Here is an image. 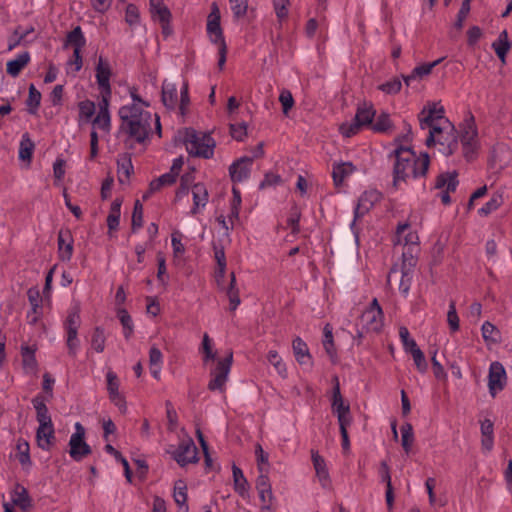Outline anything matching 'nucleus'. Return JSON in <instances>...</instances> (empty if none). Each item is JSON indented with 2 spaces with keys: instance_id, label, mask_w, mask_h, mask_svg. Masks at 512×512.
Here are the masks:
<instances>
[{
  "instance_id": "f257e3e1",
  "label": "nucleus",
  "mask_w": 512,
  "mask_h": 512,
  "mask_svg": "<svg viewBox=\"0 0 512 512\" xmlns=\"http://www.w3.org/2000/svg\"><path fill=\"white\" fill-rule=\"evenodd\" d=\"M440 103L428 102L418 115L420 128L428 130L427 146L440 145V151L451 155L458 149V136L452 123L445 117Z\"/></svg>"
},
{
  "instance_id": "f03ea898",
  "label": "nucleus",
  "mask_w": 512,
  "mask_h": 512,
  "mask_svg": "<svg viewBox=\"0 0 512 512\" xmlns=\"http://www.w3.org/2000/svg\"><path fill=\"white\" fill-rule=\"evenodd\" d=\"M403 142H409V136L396 138V148L392 154L394 157L393 165V185L397 188L402 182H407L411 178H419L426 175L430 159L428 154L421 153L417 155L410 147L404 146Z\"/></svg>"
},
{
  "instance_id": "7ed1b4c3",
  "label": "nucleus",
  "mask_w": 512,
  "mask_h": 512,
  "mask_svg": "<svg viewBox=\"0 0 512 512\" xmlns=\"http://www.w3.org/2000/svg\"><path fill=\"white\" fill-rule=\"evenodd\" d=\"M121 129L129 138L138 143H144L152 132V124H155L158 134H161L160 119L152 115L136 104H126L119 109Z\"/></svg>"
},
{
  "instance_id": "20e7f679",
  "label": "nucleus",
  "mask_w": 512,
  "mask_h": 512,
  "mask_svg": "<svg viewBox=\"0 0 512 512\" xmlns=\"http://www.w3.org/2000/svg\"><path fill=\"white\" fill-rule=\"evenodd\" d=\"M34 408L36 410V420L39 423L36 430L37 446L44 451H50L56 444L55 429L51 415L44 401L39 400V397L34 399Z\"/></svg>"
},
{
  "instance_id": "39448f33",
  "label": "nucleus",
  "mask_w": 512,
  "mask_h": 512,
  "mask_svg": "<svg viewBox=\"0 0 512 512\" xmlns=\"http://www.w3.org/2000/svg\"><path fill=\"white\" fill-rule=\"evenodd\" d=\"M184 143L190 155L208 159L214 154L215 141L207 133L186 129Z\"/></svg>"
},
{
  "instance_id": "423d86ee",
  "label": "nucleus",
  "mask_w": 512,
  "mask_h": 512,
  "mask_svg": "<svg viewBox=\"0 0 512 512\" xmlns=\"http://www.w3.org/2000/svg\"><path fill=\"white\" fill-rule=\"evenodd\" d=\"M413 226H397L395 235L393 237L394 245H403L406 251L402 253L403 268L415 265V258L413 252L417 250L419 244V236L417 231L412 229Z\"/></svg>"
},
{
  "instance_id": "0eeeda50",
  "label": "nucleus",
  "mask_w": 512,
  "mask_h": 512,
  "mask_svg": "<svg viewBox=\"0 0 512 512\" xmlns=\"http://www.w3.org/2000/svg\"><path fill=\"white\" fill-rule=\"evenodd\" d=\"M462 153L467 160L476 157L479 148L478 130L473 116L464 121L460 131Z\"/></svg>"
},
{
  "instance_id": "6e6552de",
  "label": "nucleus",
  "mask_w": 512,
  "mask_h": 512,
  "mask_svg": "<svg viewBox=\"0 0 512 512\" xmlns=\"http://www.w3.org/2000/svg\"><path fill=\"white\" fill-rule=\"evenodd\" d=\"M232 360L233 353L231 351L225 358L217 360L215 367L210 371L211 379L207 385L208 390L212 392L218 391L220 393L225 392Z\"/></svg>"
},
{
  "instance_id": "1a4fd4ad",
  "label": "nucleus",
  "mask_w": 512,
  "mask_h": 512,
  "mask_svg": "<svg viewBox=\"0 0 512 512\" xmlns=\"http://www.w3.org/2000/svg\"><path fill=\"white\" fill-rule=\"evenodd\" d=\"M75 432L69 440V454L75 461H80L91 453L90 446L84 441L85 429L80 423H76Z\"/></svg>"
},
{
  "instance_id": "9d476101",
  "label": "nucleus",
  "mask_w": 512,
  "mask_h": 512,
  "mask_svg": "<svg viewBox=\"0 0 512 512\" xmlns=\"http://www.w3.org/2000/svg\"><path fill=\"white\" fill-rule=\"evenodd\" d=\"M95 71L96 82L100 90L101 98H111L112 90L110 78L112 72L109 62L100 56Z\"/></svg>"
},
{
  "instance_id": "9b49d317",
  "label": "nucleus",
  "mask_w": 512,
  "mask_h": 512,
  "mask_svg": "<svg viewBox=\"0 0 512 512\" xmlns=\"http://www.w3.org/2000/svg\"><path fill=\"white\" fill-rule=\"evenodd\" d=\"M172 455L180 466L196 463L198 461V450L190 437L183 439Z\"/></svg>"
},
{
  "instance_id": "f8f14e48",
  "label": "nucleus",
  "mask_w": 512,
  "mask_h": 512,
  "mask_svg": "<svg viewBox=\"0 0 512 512\" xmlns=\"http://www.w3.org/2000/svg\"><path fill=\"white\" fill-rule=\"evenodd\" d=\"M506 381L507 376L504 366L498 361L492 362L488 374V388L492 397H495L497 392L504 389Z\"/></svg>"
},
{
  "instance_id": "ddd939ff",
  "label": "nucleus",
  "mask_w": 512,
  "mask_h": 512,
  "mask_svg": "<svg viewBox=\"0 0 512 512\" xmlns=\"http://www.w3.org/2000/svg\"><path fill=\"white\" fill-rule=\"evenodd\" d=\"M381 199V193L376 189L364 191L358 199L354 210V219L351 224L360 221L362 217Z\"/></svg>"
},
{
  "instance_id": "4468645a",
  "label": "nucleus",
  "mask_w": 512,
  "mask_h": 512,
  "mask_svg": "<svg viewBox=\"0 0 512 512\" xmlns=\"http://www.w3.org/2000/svg\"><path fill=\"white\" fill-rule=\"evenodd\" d=\"M220 10L216 3L212 4L211 12L207 18V34L215 45L225 43L223 32L220 25Z\"/></svg>"
},
{
  "instance_id": "2eb2a0df",
  "label": "nucleus",
  "mask_w": 512,
  "mask_h": 512,
  "mask_svg": "<svg viewBox=\"0 0 512 512\" xmlns=\"http://www.w3.org/2000/svg\"><path fill=\"white\" fill-rule=\"evenodd\" d=\"M252 163L253 158L247 156L233 162L229 168L231 180L234 183L247 180L250 176Z\"/></svg>"
},
{
  "instance_id": "dca6fc26",
  "label": "nucleus",
  "mask_w": 512,
  "mask_h": 512,
  "mask_svg": "<svg viewBox=\"0 0 512 512\" xmlns=\"http://www.w3.org/2000/svg\"><path fill=\"white\" fill-rule=\"evenodd\" d=\"M362 329L367 332H378L383 325L382 309L367 308L360 317Z\"/></svg>"
},
{
  "instance_id": "f3484780",
  "label": "nucleus",
  "mask_w": 512,
  "mask_h": 512,
  "mask_svg": "<svg viewBox=\"0 0 512 512\" xmlns=\"http://www.w3.org/2000/svg\"><path fill=\"white\" fill-rule=\"evenodd\" d=\"M107 390L110 400L119 408L122 413L126 412V402L119 392L120 382L117 375L109 370L106 374Z\"/></svg>"
},
{
  "instance_id": "a211bd4d",
  "label": "nucleus",
  "mask_w": 512,
  "mask_h": 512,
  "mask_svg": "<svg viewBox=\"0 0 512 512\" xmlns=\"http://www.w3.org/2000/svg\"><path fill=\"white\" fill-rule=\"evenodd\" d=\"M443 61L439 58L433 62L423 63L416 66L408 75H402V78L407 86H412L414 82H420L422 79L431 74L432 70Z\"/></svg>"
},
{
  "instance_id": "6ab92c4d",
  "label": "nucleus",
  "mask_w": 512,
  "mask_h": 512,
  "mask_svg": "<svg viewBox=\"0 0 512 512\" xmlns=\"http://www.w3.org/2000/svg\"><path fill=\"white\" fill-rule=\"evenodd\" d=\"M436 186L440 189H444L441 196V200L444 204L450 203V192H454L458 186V179L456 172H448L445 174H441L437 178Z\"/></svg>"
},
{
  "instance_id": "aec40b11",
  "label": "nucleus",
  "mask_w": 512,
  "mask_h": 512,
  "mask_svg": "<svg viewBox=\"0 0 512 512\" xmlns=\"http://www.w3.org/2000/svg\"><path fill=\"white\" fill-rule=\"evenodd\" d=\"M110 98H101L99 102V111L93 120V130L99 129L104 132H109L111 127V119L109 114Z\"/></svg>"
},
{
  "instance_id": "412c9836",
  "label": "nucleus",
  "mask_w": 512,
  "mask_h": 512,
  "mask_svg": "<svg viewBox=\"0 0 512 512\" xmlns=\"http://www.w3.org/2000/svg\"><path fill=\"white\" fill-rule=\"evenodd\" d=\"M59 257L62 261H69L73 253V237L67 228L61 229L58 233Z\"/></svg>"
},
{
  "instance_id": "4be33fe9",
  "label": "nucleus",
  "mask_w": 512,
  "mask_h": 512,
  "mask_svg": "<svg viewBox=\"0 0 512 512\" xmlns=\"http://www.w3.org/2000/svg\"><path fill=\"white\" fill-rule=\"evenodd\" d=\"M151 17L154 21L158 22L162 28V34L167 38L172 33L170 25L171 12L168 7L164 4L161 7L150 11Z\"/></svg>"
},
{
  "instance_id": "5701e85b",
  "label": "nucleus",
  "mask_w": 512,
  "mask_h": 512,
  "mask_svg": "<svg viewBox=\"0 0 512 512\" xmlns=\"http://www.w3.org/2000/svg\"><path fill=\"white\" fill-rule=\"evenodd\" d=\"M292 348L297 362L301 366L311 368L313 363L307 344L300 337H297L293 340Z\"/></svg>"
},
{
  "instance_id": "b1692460",
  "label": "nucleus",
  "mask_w": 512,
  "mask_h": 512,
  "mask_svg": "<svg viewBox=\"0 0 512 512\" xmlns=\"http://www.w3.org/2000/svg\"><path fill=\"white\" fill-rule=\"evenodd\" d=\"M193 197L192 213H197L200 209L204 208L209 199L208 190L203 183H196L191 188Z\"/></svg>"
},
{
  "instance_id": "393cba45",
  "label": "nucleus",
  "mask_w": 512,
  "mask_h": 512,
  "mask_svg": "<svg viewBox=\"0 0 512 512\" xmlns=\"http://www.w3.org/2000/svg\"><path fill=\"white\" fill-rule=\"evenodd\" d=\"M162 102L168 109L179 107L178 91L174 83L164 81L162 85Z\"/></svg>"
},
{
  "instance_id": "a878e982",
  "label": "nucleus",
  "mask_w": 512,
  "mask_h": 512,
  "mask_svg": "<svg viewBox=\"0 0 512 512\" xmlns=\"http://www.w3.org/2000/svg\"><path fill=\"white\" fill-rule=\"evenodd\" d=\"M332 410L336 414L339 424H351L350 406L344 403L343 397H333Z\"/></svg>"
},
{
  "instance_id": "bb28decb",
  "label": "nucleus",
  "mask_w": 512,
  "mask_h": 512,
  "mask_svg": "<svg viewBox=\"0 0 512 512\" xmlns=\"http://www.w3.org/2000/svg\"><path fill=\"white\" fill-rule=\"evenodd\" d=\"M312 462L322 487H328L330 479L324 458L320 456L318 452L312 451Z\"/></svg>"
},
{
  "instance_id": "cd10ccee",
  "label": "nucleus",
  "mask_w": 512,
  "mask_h": 512,
  "mask_svg": "<svg viewBox=\"0 0 512 512\" xmlns=\"http://www.w3.org/2000/svg\"><path fill=\"white\" fill-rule=\"evenodd\" d=\"M86 45V38L82 32L80 26H76L70 32L67 33L64 40L65 48H72L77 50H82V48Z\"/></svg>"
},
{
  "instance_id": "c85d7f7f",
  "label": "nucleus",
  "mask_w": 512,
  "mask_h": 512,
  "mask_svg": "<svg viewBox=\"0 0 512 512\" xmlns=\"http://www.w3.org/2000/svg\"><path fill=\"white\" fill-rule=\"evenodd\" d=\"M19 160L21 167L29 169L32 161V141L28 133L22 137L19 147Z\"/></svg>"
},
{
  "instance_id": "c756f323",
  "label": "nucleus",
  "mask_w": 512,
  "mask_h": 512,
  "mask_svg": "<svg viewBox=\"0 0 512 512\" xmlns=\"http://www.w3.org/2000/svg\"><path fill=\"white\" fill-rule=\"evenodd\" d=\"M232 472L235 491L243 498L248 497L249 484L242 470L236 465H233Z\"/></svg>"
},
{
  "instance_id": "7c9ffc66",
  "label": "nucleus",
  "mask_w": 512,
  "mask_h": 512,
  "mask_svg": "<svg viewBox=\"0 0 512 512\" xmlns=\"http://www.w3.org/2000/svg\"><path fill=\"white\" fill-rule=\"evenodd\" d=\"M492 48L495 51L498 58L502 62H505L506 55L511 48V43L508 39V34L505 30L502 31L499 34L497 40L492 43Z\"/></svg>"
},
{
  "instance_id": "2f4dec72",
  "label": "nucleus",
  "mask_w": 512,
  "mask_h": 512,
  "mask_svg": "<svg viewBox=\"0 0 512 512\" xmlns=\"http://www.w3.org/2000/svg\"><path fill=\"white\" fill-rule=\"evenodd\" d=\"M375 113L371 104L363 103L358 107L354 118L364 127L373 124Z\"/></svg>"
},
{
  "instance_id": "473e14b6",
  "label": "nucleus",
  "mask_w": 512,
  "mask_h": 512,
  "mask_svg": "<svg viewBox=\"0 0 512 512\" xmlns=\"http://www.w3.org/2000/svg\"><path fill=\"white\" fill-rule=\"evenodd\" d=\"M241 192L238 188L233 186L232 188V198L230 200V208L228 213V220L231 222V224H234V222L239 221V210L241 207Z\"/></svg>"
},
{
  "instance_id": "72a5a7b5",
  "label": "nucleus",
  "mask_w": 512,
  "mask_h": 512,
  "mask_svg": "<svg viewBox=\"0 0 512 512\" xmlns=\"http://www.w3.org/2000/svg\"><path fill=\"white\" fill-rule=\"evenodd\" d=\"M30 54L29 52H23L19 54L16 58L10 60L7 63V72L11 76H17L20 71L29 63Z\"/></svg>"
},
{
  "instance_id": "f704fd0d",
  "label": "nucleus",
  "mask_w": 512,
  "mask_h": 512,
  "mask_svg": "<svg viewBox=\"0 0 512 512\" xmlns=\"http://www.w3.org/2000/svg\"><path fill=\"white\" fill-rule=\"evenodd\" d=\"M354 171V166L349 163L337 164L333 167L332 177L336 186H340L345 178L351 175Z\"/></svg>"
},
{
  "instance_id": "c9c22d12",
  "label": "nucleus",
  "mask_w": 512,
  "mask_h": 512,
  "mask_svg": "<svg viewBox=\"0 0 512 512\" xmlns=\"http://www.w3.org/2000/svg\"><path fill=\"white\" fill-rule=\"evenodd\" d=\"M503 202V193L497 191L492 194L491 198L481 208L478 209V214L487 216L496 211Z\"/></svg>"
},
{
  "instance_id": "e433bc0d",
  "label": "nucleus",
  "mask_w": 512,
  "mask_h": 512,
  "mask_svg": "<svg viewBox=\"0 0 512 512\" xmlns=\"http://www.w3.org/2000/svg\"><path fill=\"white\" fill-rule=\"evenodd\" d=\"M174 500L176 504L184 510V512H188L187 502V487L183 481L179 480L175 483L174 486Z\"/></svg>"
},
{
  "instance_id": "4c0bfd02",
  "label": "nucleus",
  "mask_w": 512,
  "mask_h": 512,
  "mask_svg": "<svg viewBox=\"0 0 512 512\" xmlns=\"http://www.w3.org/2000/svg\"><path fill=\"white\" fill-rule=\"evenodd\" d=\"M15 457L22 466L30 464V444L27 440L20 439L16 445Z\"/></svg>"
},
{
  "instance_id": "58836bf2",
  "label": "nucleus",
  "mask_w": 512,
  "mask_h": 512,
  "mask_svg": "<svg viewBox=\"0 0 512 512\" xmlns=\"http://www.w3.org/2000/svg\"><path fill=\"white\" fill-rule=\"evenodd\" d=\"M12 501L14 504L20 506L23 510L28 508L30 505L28 490L21 485H16L12 494Z\"/></svg>"
},
{
  "instance_id": "ea45409f",
  "label": "nucleus",
  "mask_w": 512,
  "mask_h": 512,
  "mask_svg": "<svg viewBox=\"0 0 512 512\" xmlns=\"http://www.w3.org/2000/svg\"><path fill=\"white\" fill-rule=\"evenodd\" d=\"M268 362L275 368L278 375L285 379L287 378V368L285 363L282 361V358L279 356L277 351L270 350L267 354Z\"/></svg>"
},
{
  "instance_id": "a19ab883",
  "label": "nucleus",
  "mask_w": 512,
  "mask_h": 512,
  "mask_svg": "<svg viewBox=\"0 0 512 512\" xmlns=\"http://www.w3.org/2000/svg\"><path fill=\"white\" fill-rule=\"evenodd\" d=\"M401 445L406 453L411 451L414 442L413 427L410 423L401 426Z\"/></svg>"
},
{
  "instance_id": "79ce46f5",
  "label": "nucleus",
  "mask_w": 512,
  "mask_h": 512,
  "mask_svg": "<svg viewBox=\"0 0 512 512\" xmlns=\"http://www.w3.org/2000/svg\"><path fill=\"white\" fill-rule=\"evenodd\" d=\"M117 316L123 326L124 337L129 339L133 333V321L126 309L118 307Z\"/></svg>"
},
{
  "instance_id": "37998d69",
  "label": "nucleus",
  "mask_w": 512,
  "mask_h": 512,
  "mask_svg": "<svg viewBox=\"0 0 512 512\" xmlns=\"http://www.w3.org/2000/svg\"><path fill=\"white\" fill-rule=\"evenodd\" d=\"M236 279L234 273H231L230 275V285L227 290V296L229 298L230 302V310L234 311L240 304V297H239V291L236 288Z\"/></svg>"
},
{
  "instance_id": "c03bdc74",
  "label": "nucleus",
  "mask_w": 512,
  "mask_h": 512,
  "mask_svg": "<svg viewBox=\"0 0 512 512\" xmlns=\"http://www.w3.org/2000/svg\"><path fill=\"white\" fill-rule=\"evenodd\" d=\"M214 256L217 262L218 271L216 273L217 281L223 278L226 270V257L223 247L214 245Z\"/></svg>"
},
{
  "instance_id": "a18cd8bd",
  "label": "nucleus",
  "mask_w": 512,
  "mask_h": 512,
  "mask_svg": "<svg viewBox=\"0 0 512 512\" xmlns=\"http://www.w3.org/2000/svg\"><path fill=\"white\" fill-rule=\"evenodd\" d=\"M105 342H106V337H105L103 328L96 327L92 334L91 347L96 352L101 353L104 351Z\"/></svg>"
},
{
  "instance_id": "49530a36",
  "label": "nucleus",
  "mask_w": 512,
  "mask_h": 512,
  "mask_svg": "<svg viewBox=\"0 0 512 512\" xmlns=\"http://www.w3.org/2000/svg\"><path fill=\"white\" fill-rule=\"evenodd\" d=\"M392 126L390 116L386 113H382L377 117L375 123L372 124V129L375 132L386 133L392 129Z\"/></svg>"
},
{
  "instance_id": "de8ad7c7",
  "label": "nucleus",
  "mask_w": 512,
  "mask_h": 512,
  "mask_svg": "<svg viewBox=\"0 0 512 512\" xmlns=\"http://www.w3.org/2000/svg\"><path fill=\"white\" fill-rule=\"evenodd\" d=\"M323 347H324L326 353L329 355V357L332 360H335L336 350L334 348L332 330L329 327V325H326L324 327Z\"/></svg>"
},
{
  "instance_id": "09e8293b",
  "label": "nucleus",
  "mask_w": 512,
  "mask_h": 512,
  "mask_svg": "<svg viewBox=\"0 0 512 512\" xmlns=\"http://www.w3.org/2000/svg\"><path fill=\"white\" fill-rule=\"evenodd\" d=\"M279 102L282 106L283 114L288 116L295 104L292 93L287 89H282L279 95Z\"/></svg>"
},
{
  "instance_id": "8fccbe9b",
  "label": "nucleus",
  "mask_w": 512,
  "mask_h": 512,
  "mask_svg": "<svg viewBox=\"0 0 512 512\" xmlns=\"http://www.w3.org/2000/svg\"><path fill=\"white\" fill-rule=\"evenodd\" d=\"M132 171L133 166L130 159L124 158L121 161H118V178L121 183L129 180Z\"/></svg>"
},
{
  "instance_id": "3c124183",
  "label": "nucleus",
  "mask_w": 512,
  "mask_h": 512,
  "mask_svg": "<svg viewBox=\"0 0 512 512\" xmlns=\"http://www.w3.org/2000/svg\"><path fill=\"white\" fill-rule=\"evenodd\" d=\"M362 127L363 126L354 118L350 122L342 123L339 130L344 137L350 138L356 135L362 129Z\"/></svg>"
},
{
  "instance_id": "603ef678",
  "label": "nucleus",
  "mask_w": 512,
  "mask_h": 512,
  "mask_svg": "<svg viewBox=\"0 0 512 512\" xmlns=\"http://www.w3.org/2000/svg\"><path fill=\"white\" fill-rule=\"evenodd\" d=\"M481 331L486 342L497 343L499 341V331L492 323L488 321L484 322Z\"/></svg>"
},
{
  "instance_id": "864d4df0",
  "label": "nucleus",
  "mask_w": 512,
  "mask_h": 512,
  "mask_svg": "<svg viewBox=\"0 0 512 512\" xmlns=\"http://www.w3.org/2000/svg\"><path fill=\"white\" fill-rule=\"evenodd\" d=\"M399 336L403 344L404 350L407 353H410L411 351L418 347L415 340L410 338L409 330L405 326L399 328Z\"/></svg>"
},
{
  "instance_id": "5fc2aeb1",
  "label": "nucleus",
  "mask_w": 512,
  "mask_h": 512,
  "mask_svg": "<svg viewBox=\"0 0 512 512\" xmlns=\"http://www.w3.org/2000/svg\"><path fill=\"white\" fill-rule=\"evenodd\" d=\"M273 7L276 13V16L280 22L284 21L288 17V7L290 5V0H272Z\"/></svg>"
},
{
  "instance_id": "6e6d98bb",
  "label": "nucleus",
  "mask_w": 512,
  "mask_h": 512,
  "mask_svg": "<svg viewBox=\"0 0 512 512\" xmlns=\"http://www.w3.org/2000/svg\"><path fill=\"white\" fill-rule=\"evenodd\" d=\"M259 476L256 480V489L258 490H270L272 489L271 483L268 477V468L259 466Z\"/></svg>"
},
{
  "instance_id": "4d7b16f0",
  "label": "nucleus",
  "mask_w": 512,
  "mask_h": 512,
  "mask_svg": "<svg viewBox=\"0 0 512 512\" xmlns=\"http://www.w3.org/2000/svg\"><path fill=\"white\" fill-rule=\"evenodd\" d=\"M230 9L236 18L243 17L248 8V0H229Z\"/></svg>"
},
{
  "instance_id": "13d9d810",
  "label": "nucleus",
  "mask_w": 512,
  "mask_h": 512,
  "mask_svg": "<svg viewBox=\"0 0 512 512\" xmlns=\"http://www.w3.org/2000/svg\"><path fill=\"white\" fill-rule=\"evenodd\" d=\"M95 113V104L90 100L79 103V115L81 118L89 121Z\"/></svg>"
},
{
  "instance_id": "bf43d9fd",
  "label": "nucleus",
  "mask_w": 512,
  "mask_h": 512,
  "mask_svg": "<svg viewBox=\"0 0 512 512\" xmlns=\"http://www.w3.org/2000/svg\"><path fill=\"white\" fill-rule=\"evenodd\" d=\"M410 354L413 357L414 363H415L418 371L421 373H425L427 371L428 364L426 362L424 353L420 350L419 347H417L416 349L411 351Z\"/></svg>"
},
{
  "instance_id": "052dcab7",
  "label": "nucleus",
  "mask_w": 512,
  "mask_h": 512,
  "mask_svg": "<svg viewBox=\"0 0 512 512\" xmlns=\"http://www.w3.org/2000/svg\"><path fill=\"white\" fill-rule=\"evenodd\" d=\"M402 83L398 78H394L379 86V89L386 94H396L401 90Z\"/></svg>"
},
{
  "instance_id": "680f3d73",
  "label": "nucleus",
  "mask_w": 512,
  "mask_h": 512,
  "mask_svg": "<svg viewBox=\"0 0 512 512\" xmlns=\"http://www.w3.org/2000/svg\"><path fill=\"white\" fill-rule=\"evenodd\" d=\"M121 216V202L113 201L111 204L109 215L107 216V224H119Z\"/></svg>"
},
{
  "instance_id": "e2e57ef3",
  "label": "nucleus",
  "mask_w": 512,
  "mask_h": 512,
  "mask_svg": "<svg viewBox=\"0 0 512 512\" xmlns=\"http://www.w3.org/2000/svg\"><path fill=\"white\" fill-rule=\"evenodd\" d=\"M447 321L452 331L459 329V317L456 312L455 302L451 301L449 304V310L447 313Z\"/></svg>"
},
{
  "instance_id": "0e129e2a",
  "label": "nucleus",
  "mask_w": 512,
  "mask_h": 512,
  "mask_svg": "<svg viewBox=\"0 0 512 512\" xmlns=\"http://www.w3.org/2000/svg\"><path fill=\"white\" fill-rule=\"evenodd\" d=\"M82 50H73L72 56L68 60V66L73 72H78L83 66V60L81 55Z\"/></svg>"
},
{
  "instance_id": "69168bd1",
  "label": "nucleus",
  "mask_w": 512,
  "mask_h": 512,
  "mask_svg": "<svg viewBox=\"0 0 512 512\" xmlns=\"http://www.w3.org/2000/svg\"><path fill=\"white\" fill-rule=\"evenodd\" d=\"M125 21L133 26L139 21V11L134 4H128L125 11Z\"/></svg>"
},
{
  "instance_id": "338daca9",
  "label": "nucleus",
  "mask_w": 512,
  "mask_h": 512,
  "mask_svg": "<svg viewBox=\"0 0 512 512\" xmlns=\"http://www.w3.org/2000/svg\"><path fill=\"white\" fill-rule=\"evenodd\" d=\"M202 349H203V353H204V362L205 363L209 360L215 359L216 354L212 351L211 340H210L208 334H206V333L203 336Z\"/></svg>"
},
{
  "instance_id": "774afa93",
  "label": "nucleus",
  "mask_w": 512,
  "mask_h": 512,
  "mask_svg": "<svg viewBox=\"0 0 512 512\" xmlns=\"http://www.w3.org/2000/svg\"><path fill=\"white\" fill-rule=\"evenodd\" d=\"M181 237H182V235L179 231H174L172 233L171 243H172L173 252H174L175 256H180L185 251L184 245L181 242Z\"/></svg>"
}]
</instances>
